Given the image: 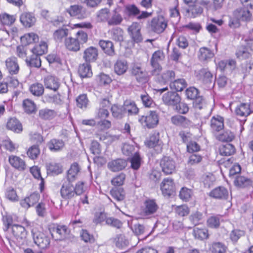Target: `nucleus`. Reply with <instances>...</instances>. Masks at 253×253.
Segmentation results:
<instances>
[{
    "mask_svg": "<svg viewBox=\"0 0 253 253\" xmlns=\"http://www.w3.org/2000/svg\"><path fill=\"white\" fill-rule=\"evenodd\" d=\"M88 40V35L83 30L78 31L74 37H69L65 40L66 48L71 51L77 52L81 49V46L86 43Z\"/></svg>",
    "mask_w": 253,
    "mask_h": 253,
    "instance_id": "obj_1",
    "label": "nucleus"
},
{
    "mask_svg": "<svg viewBox=\"0 0 253 253\" xmlns=\"http://www.w3.org/2000/svg\"><path fill=\"white\" fill-rule=\"evenodd\" d=\"M139 122L147 128H154L159 123L158 114L156 111H150L146 116H141Z\"/></svg>",
    "mask_w": 253,
    "mask_h": 253,
    "instance_id": "obj_2",
    "label": "nucleus"
},
{
    "mask_svg": "<svg viewBox=\"0 0 253 253\" xmlns=\"http://www.w3.org/2000/svg\"><path fill=\"white\" fill-rule=\"evenodd\" d=\"M69 232L68 227L65 225H54L50 228L51 235L55 240H62L65 239Z\"/></svg>",
    "mask_w": 253,
    "mask_h": 253,
    "instance_id": "obj_3",
    "label": "nucleus"
},
{
    "mask_svg": "<svg viewBox=\"0 0 253 253\" xmlns=\"http://www.w3.org/2000/svg\"><path fill=\"white\" fill-rule=\"evenodd\" d=\"M66 12L70 16L79 19H84L87 16L86 9L79 4L71 5L66 9Z\"/></svg>",
    "mask_w": 253,
    "mask_h": 253,
    "instance_id": "obj_4",
    "label": "nucleus"
},
{
    "mask_svg": "<svg viewBox=\"0 0 253 253\" xmlns=\"http://www.w3.org/2000/svg\"><path fill=\"white\" fill-rule=\"evenodd\" d=\"M167 26V21L162 16L153 18L150 24L151 30L158 34L163 32Z\"/></svg>",
    "mask_w": 253,
    "mask_h": 253,
    "instance_id": "obj_5",
    "label": "nucleus"
},
{
    "mask_svg": "<svg viewBox=\"0 0 253 253\" xmlns=\"http://www.w3.org/2000/svg\"><path fill=\"white\" fill-rule=\"evenodd\" d=\"M125 12L129 16H136L138 20L146 19L151 15V13L147 11H142L140 13V10L134 4H128L126 6Z\"/></svg>",
    "mask_w": 253,
    "mask_h": 253,
    "instance_id": "obj_6",
    "label": "nucleus"
},
{
    "mask_svg": "<svg viewBox=\"0 0 253 253\" xmlns=\"http://www.w3.org/2000/svg\"><path fill=\"white\" fill-rule=\"evenodd\" d=\"M163 172L166 174H172L175 170V163L169 157H164L160 162Z\"/></svg>",
    "mask_w": 253,
    "mask_h": 253,
    "instance_id": "obj_7",
    "label": "nucleus"
},
{
    "mask_svg": "<svg viewBox=\"0 0 253 253\" xmlns=\"http://www.w3.org/2000/svg\"><path fill=\"white\" fill-rule=\"evenodd\" d=\"M60 194L65 200L70 199L76 196L75 187L71 182L66 181L63 183L60 189Z\"/></svg>",
    "mask_w": 253,
    "mask_h": 253,
    "instance_id": "obj_8",
    "label": "nucleus"
},
{
    "mask_svg": "<svg viewBox=\"0 0 253 253\" xmlns=\"http://www.w3.org/2000/svg\"><path fill=\"white\" fill-rule=\"evenodd\" d=\"M35 243L41 249L46 248L49 245V239L43 233L36 232L33 233Z\"/></svg>",
    "mask_w": 253,
    "mask_h": 253,
    "instance_id": "obj_9",
    "label": "nucleus"
},
{
    "mask_svg": "<svg viewBox=\"0 0 253 253\" xmlns=\"http://www.w3.org/2000/svg\"><path fill=\"white\" fill-rule=\"evenodd\" d=\"M233 15L237 20L248 21L251 19L252 14L248 8L243 6L235 10Z\"/></svg>",
    "mask_w": 253,
    "mask_h": 253,
    "instance_id": "obj_10",
    "label": "nucleus"
},
{
    "mask_svg": "<svg viewBox=\"0 0 253 253\" xmlns=\"http://www.w3.org/2000/svg\"><path fill=\"white\" fill-rule=\"evenodd\" d=\"M162 100L165 104L175 106L180 102L181 98L176 92L169 91L163 95Z\"/></svg>",
    "mask_w": 253,
    "mask_h": 253,
    "instance_id": "obj_11",
    "label": "nucleus"
},
{
    "mask_svg": "<svg viewBox=\"0 0 253 253\" xmlns=\"http://www.w3.org/2000/svg\"><path fill=\"white\" fill-rule=\"evenodd\" d=\"M161 189L164 196L171 195L175 189L173 180L169 178H165L161 183Z\"/></svg>",
    "mask_w": 253,
    "mask_h": 253,
    "instance_id": "obj_12",
    "label": "nucleus"
},
{
    "mask_svg": "<svg viewBox=\"0 0 253 253\" xmlns=\"http://www.w3.org/2000/svg\"><path fill=\"white\" fill-rule=\"evenodd\" d=\"M131 73L139 83H145L148 81L147 72L138 65H134L131 69Z\"/></svg>",
    "mask_w": 253,
    "mask_h": 253,
    "instance_id": "obj_13",
    "label": "nucleus"
},
{
    "mask_svg": "<svg viewBox=\"0 0 253 253\" xmlns=\"http://www.w3.org/2000/svg\"><path fill=\"white\" fill-rule=\"evenodd\" d=\"M8 161L13 168L19 171H24L27 168L25 162L19 157L11 155L9 157Z\"/></svg>",
    "mask_w": 253,
    "mask_h": 253,
    "instance_id": "obj_14",
    "label": "nucleus"
},
{
    "mask_svg": "<svg viewBox=\"0 0 253 253\" xmlns=\"http://www.w3.org/2000/svg\"><path fill=\"white\" fill-rule=\"evenodd\" d=\"M209 195L216 199L226 200L229 197V191L224 187L219 186L212 190Z\"/></svg>",
    "mask_w": 253,
    "mask_h": 253,
    "instance_id": "obj_15",
    "label": "nucleus"
},
{
    "mask_svg": "<svg viewBox=\"0 0 253 253\" xmlns=\"http://www.w3.org/2000/svg\"><path fill=\"white\" fill-rule=\"evenodd\" d=\"M158 208V205L154 200H147L144 203L142 212L144 215L149 216L155 213Z\"/></svg>",
    "mask_w": 253,
    "mask_h": 253,
    "instance_id": "obj_16",
    "label": "nucleus"
},
{
    "mask_svg": "<svg viewBox=\"0 0 253 253\" xmlns=\"http://www.w3.org/2000/svg\"><path fill=\"white\" fill-rule=\"evenodd\" d=\"M209 3V1L204 0H201L200 4L196 2L192 6H189V8L187 10V12L191 17H195L203 12V8L201 4L205 6L207 5Z\"/></svg>",
    "mask_w": 253,
    "mask_h": 253,
    "instance_id": "obj_17",
    "label": "nucleus"
},
{
    "mask_svg": "<svg viewBox=\"0 0 253 253\" xmlns=\"http://www.w3.org/2000/svg\"><path fill=\"white\" fill-rule=\"evenodd\" d=\"M236 67V62L234 60L229 59L220 61L217 64V68L221 71L231 72Z\"/></svg>",
    "mask_w": 253,
    "mask_h": 253,
    "instance_id": "obj_18",
    "label": "nucleus"
},
{
    "mask_svg": "<svg viewBox=\"0 0 253 253\" xmlns=\"http://www.w3.org/2000/svg\"><path fill=\"white\" fill-rule=\"evenodd\" d=\"M97 48L90 46L84 50L83 57L86 62L89 63L95 61L97 59Z\"/></svg>",
    "mask_w": 253,
    "mask_h": 253,
    "instance_id": "obj_19",
    "label": "nucleus"
},
{
    "mask_svg": "<svg viewBox=\"0 0 253 253\" xmlns=\"http://www.w3.org/2000/svg\"><path fill=\"white\" fill-rule=\"evenodd\" d=\"M65 146L64 142L61 139H52L47 143V147L50 151L57 152L62 150Z\"/></svg>",
    "mask_w": 253,
    "mask_h": 253,
    "instance_id": "obj_20",
    "label": "nucleus"
},
{
    "mask_svg": "<svg viewBox=\"0 0 253 253\" xmlns=\"http://www.w3.org/2000/svg\"><path fill=\"white\" fill-rule=\"evenodd\" d=\"M40 199V195L38 193H33L29 197H26L20 202L21 206L25 209H28L37 203Z\"/></svg>",
    "mask_w": 253,
    "mask_h": 253,
    "instance_id": "obj_21",
    "label": "nucleus"
},
{
    "mask_svg": "<svg viewBox=\"0 0 253 253\" xmlns=\"http://www.w3.org/2000/svg\"><path fill=\"white\" fill-rule=\"evenodd\" d=\"M199 80L205 84H211L213 81V76L211 73L206 69L200 70L197 74Z\"/></svg>",
    "mask_w": 253,
    "mask_h": 253,
    "instance_id": "obj_22",
    "label": "nucleus"
},
{
    "mask_svg": "<svg viewBox=\"0 0 253 253\" xmlns=\"http://www.w3.org/2000/svg\"><path fill=\"white\" fill-rule=\"evenodd\" d=\"M6 69L11 75L17 74L19 70L16 58L14 57L8 58L5 61Z\"/></svg>",
    "mask_w": 253,
    "mask_h": 253,
    "instance_id": "obj_23",
    "label": "nucleus"
},
{
    "mask_svg": "<svg viewBox=\"0 0 253 253\" xmlns=\"http://www.w3.org/2000/svg\"><path fill=\"white\" fill-rule=\"evenodd\" d=\"M126 162L122 159L112 161L108 164L109 169L113 171L122 170L126 166Z\"/></svg>",
    "mask_w": 253,
    "mask_h": 253,
    "instance_id": "obj_24",
    "label": "nucleus"
},
{
    "mask_svg": "<svg viewBox=\"0 0 253 253\" xmlns=\"http://www.w3.org/2000/svg\"><path fill=\"white\" fill-rule=\"evenodd\" d=\"M146 145L149 148H154L159 153L162 151V146L159 140L158 134L152 135L149 140L145 142Z\"/></svg>",
    "mask_w": 253,
    "mask_h": 253,
    "instance_id": "obj_25",
    "label": "nucleus"
},
{
    "mask_svg": "<svg viewBox=\"0 0 253 253\" xmlns=\"http://www.w3.org/2000/svg\"><path fill=\"white\" fill-rule=\"evenodd\" d=\"M114 72L118 75L125 74L128 69V64L125 60H118L114 64Z\"/></svg>",
    "mask_w": 253,
    "mask_h": 253,
    "instance_id": "obj_26",
    "label": "nucleus"
},
{
    "mask_svg": "<svg viewBox=\"0 0 253 253\" xmlns=\"http://www.w3.org/2000/svg\"><path fill=\"white\" fill-rule=\"evenodd\" d=\"M60 84L58 79L54 77L49 76L44 79V85L46 88L54 91L57 90L60 86Z\"/></svg>",
    "mask_w": 253,
    "mask_h": 253,
    "instance_id": "obj_27",
    "label": "nucleus"
},
{
    "mask_svg": "<svg viewBox=\"0 0 253 253\" xmlns=\"http://www.w3.org/2000/svg\"><path fill=\"white\" fill-rule=\"evenodd\" d=\"M20 21L26 27L32 26L36 22V18L31 13L25 12L20 16Z\"/></svg>",
    "mask_w": 253,
    "mask_h": 253,
    "instance_id": "obj_28",
    "label": "nucleus"
},
{
    "mask_svg": "<svg viewBox=\"0 0 253 253\" xmlns=\"http://www.w3.org/2000/svg\"><path fill=\"white\" fill-rule=\"evenodd\" d=\"M224 119L222 117H213L211 120V127L213 131H219L224 127Z\"/></svg>",
    "mask_w": 253,
    "mask_h": 253,
    "instance_id": "obj_29",
    "label": "nucleus"
},
{
    "mask_svg": "<svg viewBox=\"0 0 253 253\" xmlns=\"http://www.w3.org/2000/svg\"><path fill=\"white\" fill-rule=\"evenodd\" d=\"M99 44L106 54L111 56L114 54V48L112 42L110 41L100 40Z\"/></svg>",
    "mask_w": 253,
    "mask_h": 253,
    "instance_id": "obj_30",
    "label": "nucleus"
},
{
    "mask_svg": "<svg viewBox=\"0 0 253 253\" xmlns=\"http://www.w3.org/2000/svg\"><path fill=\"white\" fill-rule=\"evenodd\" d=\"M171 121L175 125L185 127H188L191 125V122L189 120L179 115L172 117Z\"/></svg>",
    "mask_w": 253,
    "mask_h": 253,
    "instance_id": "obj_31",
    "label": "nucleus"
},
{
    "mask_svg": "<svg viewBox=\"0 0 253 253\" xmlns=\"http://www.w3.org/2000/svg\"><path fill=\"white\" fill-rule=\"evenodd\" d=\"M235 111L237 115L241 117L248 116L251 113L249 104L248 103H241L236 107Z\"/></svg>",
    "mask_w": 253,
    "mask_h": 253,
    "instance_id": "obj_32",
    "label": "nucleus"
},
{
    "mask_svg": "<svg viewBox=\"0 0 253 253\" xmlns=\"http://www.w3.org/2000/svg\"><path fill=\"white\" fill-rule=\"evenodd\" d=\"M80 167L77 163L73 164L67 173V181L72 182L74 181L80 172Z\"/></svg>",
    "mask_w": 253,
    "mask_h": 253,
    "instance_id": "obj_33",
    "label": "nucleus"
},
{
    "mask_svg": "<svg viewBox=\"0 0 253 253\" xmlns=\"http://www.w3.org/2000/svg\"><path fill=\"white\" fill-rule=\"evenodd\" d=\"M7 127L15 132L19 133L22 130L21 124L16 118H11L7 123Z\"/></svg>",
    "mask_w": 253,
    "mask_h": 253,
    "instance_id": "obj_34",
    "label": "nucleus"
},
{
    "mask_svg": "<svg viewBox=\"0 0 253 253\" xmlns=\"http://www.w3.org/2000/svg\"><path fill=\"white\" fill-rule=\"evenodd\" d=\"M29 91L33 95L39 97L43 94L44 87L42 84L36 83L30 86Z\"/></svg>",
    "mask_w": 253,
    "mask_h": 253,
    "instance_id": "obj_35",
    "label": "nucleus"
},
{
    "mask_svg": "<svg viewBox=\"0 0 253 253\" xmlns=\"http://www.w3.org/2000/svg\"><path fill=\"white\" fill-rule=\"evenodd\" d=\"M213 56V53L206 47L200 48L198 53V58L201 61L207 60L211 58Z\"/></svg>",
    "mask_w": 253,
    "mask_h": 253,
    "instance_id": "obj_36",
    "label": "nucleus"
},
{
    "mask_svg": "<svg viewBox=\"0 0 253 253\" xmlns=\"http://www.w3.org/2000/svg\"><path fill=\"white\" fill-rule=\"evenodd\" d=\"M12 231L14 236L17 239H23L26 238V231L25 228L21 225H13L12 227Z\"/></svg>",
    "mask_w": 253,
    "mask_h": 253,
    "instance_id": "obj_37",
    "label": "nucleus"
},
{
    "mask_svg": "<svg viewBox=\"0 0 253 253\" xmlns=\"http://www.w3.org/2000/svg\"><path fill=\"white\" fill-rule=\"evenodd\" d=\"M123 107L125 113L127 112L129 115L137 114L139 111L135 103L130 101H126Z\"/></svg>",
    "mask_w": 253,
    "mask_h": 253,
    "instance_id": "obj_38",
    "label": "nucleus"
},
{
    "mask_svg": "<svg viewBox=\"0 0 253 253\" xmlns=\"http://www.w3.org/2000/svg\"><path fill=\"white\" fill-rule=\"evenodd\" d=\"M79 73L82 78L90 77L92 73L89 64L86 62L81 65L79 68Z\"/></svg>",
    "mask_w": 253,
    "mask_h": 253,
    "instance_id": "obj_39",
    "label": "nucleus"
},
{
    "mask_svg": "<svg viewBox=\"0 0 253 253\" xmlns=\"http://www.w3.org/2000/svg\"><path fill=\"white\" fill-rule=\"evenodd\" d=\"M119 8L114 9L113 13L111 15L109 20H108V25H117L121 24L123 21V18L120 14L119 13Z\"/></svg>",
    "mask_w": 253,
    "mask_h": 253,
    "instance_id": "obj_40",
    "label": "nucleus"
},
{
    "mask_svg": "<svg viewBox=\"0 0 253 253\" xmlns=\"http://www.w3.org/2000/svg\"><path fill=\"white\" fill-rule=\"evenodd\" d=\"M47 51V44L45 42H41L38 44L36 45L32 49V52L34 54L37 56L42 55Z\"/></svg>",
    "mask_w": 253,
    "mask_h": 253,
    "instance_id": "obj_41",
    "label": "nucleus"
},
{
    "mask_svg": "<svg viewBox=\"0 0 253 253\" xmlns=\"http://www.w3.org/2000/svg\"><path fill=\"white\" fill-rule=\"evenodd\" d=\"M23 107L24 111L27 114L35 113L36 111V105L32 100L26 99L23 101Z\"/></svg>",
    "mask_w": 253,
    "mask_h": 253,
    "instance_id": "obj_42",
    "label": "nucleus"
},
{
    "mask_svg": "<svg viewBox=\"0 0 253 253\" xmlns=\"http://www.w3.org/2000/svg\"><path fill=\"white\" fill-rule=\"evenodd\" d=\"M193 235L195 238L203 240L208 238L209 234L206 228L195 227L193 231Z\"/></svg>",
    "mask_w": 253,
    "mask_h": 253,
    "instance_id": "obj_43",
    "label": "nucleus"
},
{
    "mask_svg": "<svg viewBox=\"0 0 253 253\" xmlns=\"http://www.w3.org/2000/svg\"><path fill=\"white\" fill-rule=\"evenodd\" d=\"M227 247L220 242H214L210 245L209 250L211 253H225Z\"/></svg>",
    "mask_w": 253,
    "mask_h": 253,
    "instance_id": "obj_44",
    "label": "nucleus"
},
{
    "mask_svg": "<svg viewBox=\"0 0 253 253\" xmlns=\"http://www.w3.org/2000/svg\"><path fill=\"white\" fill-rule=\"evenodd\" d=\"M186 86L187 83L183 79L175 80L170 84V88L176 91H181Z\"/></svg>",
    "mask_w": 253,
    "mask_h": 253,
    "instance_id": "obj_45",
    "label": "nucleus"
},
{
    "mask_svg": "<svg viewBox=\"0 0 253 253\" xmlns=\"http://www.w3.org/2000/svg\"><path fill=\"white\" fill-rule=\"evenodd\" d=\"M38 40V35L34 33L26 34L21 37V42L25 44L32 43L37 42Z\"/></svg>",
    "mask_w": 253,
    "mask_h": 253,
    "instance_id": "obj_46",
    "label": "nucleus"
},
{
    "mask_svg": "<svg viewBox=\"0 0 253 253\" xmlns=\"http://www.w3.org/2000/svg\"><path fill=\"white\" fill-rule=\"evenodd\" d=\"M39 116L43 120H51L55 117L56 113L53 110L43 109L39 111Z\"/></svg>",
    "mask_w": 253,
    "mask_h": 253,
    "instance_id": "obj_47",
    "label": "nucleus"
},
{
    "mask_svg": "<svg viewBox=\"0 0 253 253\" xmlns=\"http://www.w3.org/2000/svg\"><path fill=\"white\" fill-rule=\"evenodd\" d=\"M68 35V30L61 28L56 30L53 33V38L57 42H61L63 39Z\"/></svg>",
    "mask_w": 253,
    "mask_h": 253,
    "instance_id": "obj_48",
    "label": "nucleus"
},
{
    "mask_svg": "<svg viewBox=\"0 0 253 253\" xmlns=\"http://www.w3.org/2000/svg\"><path fill=\"white\" fill-rule=\"evenodd\" d=\"M235 185L245 187L252 184V181L250 179L243 176H238L234 180Z\"/></svg>",
    "mask_w": 253,
    "mask_h": 253,
    "instance_id": "obj_49",
    "label": "nucleus"
},
{
    "mask_svg": "<svg viewBox=\"0 0 253 253\" xmlns=\"http://www.w3.org/2000/svg\"><path fill=\"white\" fill-rule=\"evenodd\" d=\"M110 33L113 40L120 42L123 41L124 32L120 28L113 29L110 31Z\"/></svg>",
    "mask_w": 253,
    "mask_h": 253,
    "instance_id": "obj_50",
    "label": "nucleus"
},
{
    "mask_svg": "<svg viewBox=\"0 0 253 253\" xmlns=\"http://www.w3.org/2000/svg\"><path fill=\"white\" fill-rule=\"evenodd\" d=\"M116 246L120 249H124L129 244L128 239L124 235H119L115 239Z\"/></svg>",
    "mask_w": 253,
    "mask_h": 253,
    "instance_id": "obj_51",
    "label": "nucleus"
},
{
    "mask_svg": "<svg viewBox=\"0 0 253 253\" xmlns=\"http://www.w3.org/2000/svg\"><path fill=\"white\" fill-rule=\"evenodd\" d=\"M15 19L16 18L14 15L7 13L0 14V21L3 25L10 26L15 22Z\"/></svg>",
    "mask_w": 253,
    "mask_h": 253,
    "instance_id": "obj_52",
    "label": "nucleus"
},
{
    "mask_svg": "<svg viewBox=\"0 0 253 253\" xmlns=\"http://www.w3.org/2000/svg\"><path fill=\"white\" fill-rule=\"evenodd\" d=\"M235 152L234 147L231 144L227 143L222 145L219 148V153L223 156H230Z\"/></svg>",
    "mask_w": 253,
    "mask_h": 253,
    "instance_id": "obj_53",
    "label": "nucleus"
},
{
    "mask_svg": "<svg viewBox=\"0 0 253 253\" xmlns=\"http://www.w3.org/2000/svg\"><path fill=\"white\" fill-rule=\"evenodd\" d=\"M193 195V192L191 189L186 187H182L179 192L180 198L184 201H189Z\"/></svg>",
    "mask_w": 253,
    "mask_h": 253,
    "instance_id": "obj_54",
    "label": "nucleus"
},
{
    "mask_svg": "<svg viewBox=\"0 0 253 253\" xmlns=\"http://www.w3.org/2000/svg\"><path fill=\"white\" fill-rule=\"evenodd\" d=\"M112 196L118 201H123L125 197V193L122 188H114L111 191Z\"/></svg>",
    "mask_w": 253,
    "mask_h": 253,
    "instance_id": "obj_55",
    "label": "nucleus"
},
{
    "mask_svg": "<svg viewBox=\"0 0 253 253\" xmlns=\"http://www.w3.org/2000/svg\"><path fill=\"white\" fill-rule=\"evenodd\" d=\"M46 169L48 172L58 174L62 172V167L55 163H50L46 165Z\"/></svg>",
    "mask_w": 253,
    "mask_h": 253,
    "instance_id": "obj_56",
    "label": "nucleus"
},
{
    "mask_svg": "<svg viewBox=\"0 0 253 253\" xmlns=\"http://www.w3.org/2000/svg\"><path fill=\"white\" fill-rule=\"evenodd\" d=\"M26 63L31 67L40 68L41 66V60L40 57L34 54L30 60L26 59Z\"/></svg>",
    "mask_w": 253,
    "mask_h": 253,
    "instance_id": "obj_57",
    "label": "nucleus"
},
{
    "mask_svg": "<svg viewBox=\"0 0 253 253\" xmlns=\"http://www.w3.org/2000/svg\"><path fill=\"white\" fill-rule=\"evenodd\" d=\"M203 218V213L198 211L193 212L189 216L190 221L195 225L202 222Z\"/></svg>",
    "mask_w": 253,
    "mask_h": 253,
    "instance_id": "obj_58",
    "label": "nucleus"
},
{
    "mask_svg": "<svg viewBox=\"0 0 253 253\" xmlns=\"http://www.w3.org/2000/svg\"><path fill=\"white\" fill-rule=\"evenodd\" d=\"M6 198L11 202H16L18 201V196L16 190L12 187L8 188L5 193Z\"/></svg>",
    "mask_w": 253,
    "mask_h": 253,
    "instance_id": "obj_59",
    "label": "nucleus"
},
{
    "mask_svg": "<svg viewBox=\"0 0 253 253\" xmlns=\"http://www.w3.org/2000/svg\"><path fill=\"white\" fill-rule=\"evenodd\" d=\"M110 13L109 10L107 8L102 9L97 14V20L100 22L107 21L110 19Z\"/></svg>",
    "mask_w": 253,
    "mask_h": 253,
    "instance_id": "obj_60",
    "label": "nucleus"
},
{
    "mask_svg": "<svg viewBox=\"0 0 253 253\" xmlns=\"http://www.w3.org/2000/svg\"><path fill=\"white\" fill-rule=\"evenodd\" d=\"M236 57L240 60H244L250 57V53L244 46L239 47L236 52Z\"/></svg>",
    "mask_w": 253,
    "mask_h": 253,
    "instance_id": "obj_61",
    "label": "nucleus"
},
{
    "mask_svg": "<svg viewBox=\"0 0 253 253\" xmlns=\"http://www.w3.org/2000/svg\"><path fill=\"white\" fill-rule=\"evenodd\" d=\"M111 112L114 117L116 118H122L125 113L124 109L122 106L114 105L111 107Z\"/></svg>",
    "mask_w": 253,
    "mask_h": 253,
    "instance_id": "obj_62",
    "label": "nucleus"
},
{
    "mask_svg": "<svg viewBox=\"0 0 253 253\" xmlns=\"http://www.w3.org/2000/svg\"><path fill=\"white\" fill-rule=\"evenodd\" d=\"M76 102L78 107L85 109L88 105V100L85 94H81L76 98Z\"/></svg>",
    "mask_w": 253,
    "mask_h": 253,
    "instance_id": "obj_63",
    "label": "nucleus"
},
{
    "mask_svg": "<svg viewBox=\"0 0 253 253\" xmlns=\"http://www.w3.org/2000/svg\"><path fill=\"white\" fill-rule=\"evenodd\" d=\"M143 105L146 107H152L155 105L152 98L146 93L141 94L140 96Z\"/></svg>",
    "mask_w": 253,
    "mask_h": 253,
    "instance_id": "obj_64",
    "label": "nucleus"
}]
</instances>
